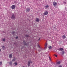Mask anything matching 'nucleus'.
I'll use <instances>...</instances> for the list:
<instances>
[{
  "instance_id": "obj_4",
  "label": "nucleus",
  "mask_w": 67,
  "mask_h": 67,
  "mask_svg": "<svg viewBox=\"0 0 67 67\" xmlns=\"http://www.w3.org/2000/svg\"><path fill=\"white\" fill-rule=\"evenodd\" d=\"M44 15H46L48 14V12L47 11H46L44 12Z\"/></svg>"
},
{
  "instance_id": "obj_28",
  "label": "nucleus",
  "mask_w": 67,
  "mask_h": 67,
  "mask_svg": "<svg viewBox=\"0 0 67 67\" xmlns=\"http://www.w3.org/2000/svg\"><path fill=\"white\" fill-rule=\"evenodd\" d=\"M13 34H14V31H13L12 32Z\"/></svg>"
},
{
  "instance_id": "obj_18",
  "label": "nucleus",
  "mask_w": 67,
  "mask_h": 67,
  "mask_svg": "<svg viewBox=\"0 0 67 67\" xmlns=\"http://www.w3.org/2000/svg\"><path fill=\"white\" fill-rule=\"evenodd\" d=\"M14 64L15 66H17L18 65V63L16 62H15Z\"/></svg>"
},
{
  "instance_id": "obj_31",
  "label": "nucleus",
  "mask_w": 67,
  "mask_h": 67,
  "mask_svg": "<svg viewBox=\"0 0 67 67\" xmlns=\"http://www.w3.org/2000/svg\"><path fill=\"white\" fill-rule=\"evenodd\" d=\"M55 56L56 57H57V55H55Z\"/></svg>"
},
{
  "instance_id": "obj_23",
  "label": "nucleus",
  "mask_w": 67,
  "mask_h": 67,
  "mask_svg": "<svg viewBox=\"0 0 67 67\" xmlns=\"http://www.w3.org/2000/svg\"><path fill=\"white\" fill-rule=\"evenodd\" d=\"M5 41V38L3 39V41Z\"/></svg>"
},
{
  "instance_id": "obj_11",
  "label": "nucleus",
  "mask_w": 67,
  "mask_h": 67,
  "mask_svg": "<svg viewBox=\"0 0 67 67\" xmlns=\"http://www.w3.org/2000/svg\"><path fill=\"white\" fill-rule=\"evenodd\" d=\"M23 43H24V45H25L27 46V45L26 44V42L25 41L23 40Z\"/></svg>"
},
{
  "instance_id": "obj_24",
  "label": "nucleus",
  "mask_w": 67,
  "mask_h": 67,
  "mask_svg": "<svg viewBox=\"0 0 67 67\" xmlns=\"http://www.w3.org/2000/svg\"><path fill=\"white\" fill-rule=\"evenodd\" d=\"M49 59L50 60H51V58L50 57H49Z\"/></svg>"
},
{
  "instance_id": "obj_19",
  "label": "nucleus",
  "mask_w": 67,
  "mask_h": 67,
  "mask_svg": "<svg viewBox=\"0 0 67 67\" xmlns=\"http://www.w3.org/2000/svg\"><path fill=\"white\" fill-rule=\"evenodd\" d=\"M38 51L40 52V54H42V52H41V50H39Z\"/></svg>"
},
{
  "instance_id": "obj_32",
  "label": "nucleus",
  "mask_w": 67,
  "mask_h": 67,
  "mask_svg": "<svg viewBox=\"0 0 67 67\" xmlns=\"http://www.w3.org/2000/svg\"><path fill=\"white\" fill-rule=\"evenodd\" d=\"M47 48V46H45V48Z\"/></svg>"
},
{
  "instance_id": "obj_9",
  "label": "nucleus",
  "mask_w": 67,
  "mask_h": 67,
  "mask_svg": "<svg viewBox=\"0 0 67 67\" xmlns=\"http://www.w3.org/2000/svg\"><path fill=\"white\" fill-rule=\"evenodd\" d=\"M62 37L63 39H65V38H66V37L64 35H63Z\"/></svg>"
},
{
  "instance_id": "obj_34",
  "label": "nucleus",
  "mask_w": 67,
  "mask_h": 67,
  "mask_svg": "<svg viewBox=\"0 0 67 67\" xmlns=\"http://www.w3.org/2000/svg\"><path fill=\"white\" fill-rule=\"evenodd\" d=\"M1 49H0V52H1Z\"/></svg>"
},
{
  "instance_id": "obj_8",
  "label": "nucleus",
  "mask_w": 67,
  "mask_h": 67,
  "mask_svg": "<svg viewBox=\"0 0 67 67\" xmlns=\"http://www.w3.org/2000/svg\"><path fill=\"white\" fill-rule=\"evenodd\" d=\"M12 19H15V16H14V14H13L12 15Z\"/></svg>"
},
{
  "instance_id": "obj_26",
  "label": "nucleus",
  "mask_w": 67,
  "mask_h": 67,
  "mask_svg": "<svg viewBox=\"0 0 67 67\" xmlns=\"http://www.w3.org/2000/svg\"><path fill=\"white\" fill-rule=\"evenodd\" d=\"M1 64H2V62H0V65H1Z\"/></svg>"
},
{
  "instance_id": "obj_16",
  "label": "nucleus",
  "mask_w": 67,
  "mask_h": 67,
  "mask_svg": "<svg viewBox=\"0 0 67 67\" xmlns=\"http://www.w3.org/2000/svg\"><path fill=\"white\" fill-rule=\"evenodd\" d=\"M48 47L49 49H51L52 48V47L51 46H49Z\"/></svg>"
},
{
  "instance_id": "obj_20",
  "label": "nucleus",
  "mask_w": 67,
  "mask_h": 67,
  "mask_svg": "<svg viewBox=\"0 0 67 67\" xmlns=\"http://www.w3.org/2000/svg\"><path fill=\"white\" fill-rule=\"evenodd\" d=\"M15 60V58L14 59H13L12 60V61L13 62H14V61Z\"/></svg>"
},
{
  "instance_id": "obj_36",
  "label": "nucleus",
  "mask_w": 67,
  "mask_h": 67,
  "mask_svg": "<svg viewBox=\"0 0 67 67\" xmlns=\"http://www.w3.org/2000/svg\"><path fill=\"white\" fill-rule=\"evenodd\" d=\"M23 67H24V66H23Z\"/></svg>"
},
{
  "instance_id": "obj_17",
  "label": "nucleus",
  "mask_w": 67,
  "mask_h": 67,
  "mask_svg": "<svg viewBox=\"0 0 67 67\" xmlns=\"http://www.w3.org/2000/svg\"><path fill=\"white\" fill-rule=\"evenodd\" d=\"M2 48L3 49H4V48H5V47L4 46H3L2 47Z\"/></svg>"
},
{
  "instance_id": "obj_33",
  "label": "nucleus",
  "mask_w": 67,
  "mask_h": 67,
  "mask_svg": "<svg viewBox=\"0 0 67 67\" xmlns=\"http://www.w3.org/2000/svg\"><path fill=\"white\" fill-rule=\"evenodd\" d=\"M40 40V38H39L38 39V41H39V40Z\"/></svg>"
},
{
  "instance_id": "obj_13",
  "label": "nucleus",
  "mask_w": 67,
  "mask_h": 67,
  "mask_svg": "<svg viewBox=\"0 0 67 67\" xmlns=\"http://www.w3.org/2000/svg\"><path fill=\"white\" fill-rule=\"evenodd\" d=\"M9 64L10 66L12 65V61H10L9 62Z\"/></svg>"
},
{
  "instance_id": "obj_30",
  "label": "nucleus",
  "mask_w": 67,
  "mask_h": 67,
  "mask_svg": "<svg viewBox=\"0 0 67 67\" xmlns=\"http://www.w3.org/2000/svg\"><path fill=\"white\" fill-rule=\"evenodd\" d=\"M47 46V43H46L45 45V46Z\"/></svg>"
},
{
  "instance_id": "obj_29",
  "label": "nucleus",
  "mask_w": 67,
  "mask_h": 67,
  "mask_svg": "<svg viewBox=\"0 0 67 67\" xmlns=\"http://www.w3.org/2000/svg\"><path fill=\"white\" fill-rule=\"evenodd\" d=\"M59 67H62V66L61 65H59Z\"/></svg>"
},
{
  "instance_id": "obj_10",
  "label": "nucleus",
  "mask_w": 67,
  "mask_h": 67,
  "mask_svg": "<svg viewBox=\"0 0 67 67\" xmlns=\"http://www.w3.org/2000/svg\"><path fill=\"white\" fill-rule=\"evenodd\" d=\"M48 8H49V6L48 5H46L45 6L44 8L45 9H47Z\"/></svg>"
},
{
  "instance_id": "obj_14",
  "label": "nucleus",
  "mask_w": 67,
  "mask_h": 67,
  "mask_svg": "<svg viewBox=\"0 0 67 67\" xmlns=\"http://www.w3.org/2000/svg\"><path fill=\"white\" fill-rule=\"evenodd\" d=\"M60 64V62H58L56 63V64L57 65H59V64Z\"/></svg>"
},
{
  "instance_id": "obj_7",
  "label": "nucleus",
  "mask_w": 67,
  "mask_h": 67,
  "mask_svg": "<svg viewBox=\"0 0 67 67\" xmlns=\"http://www.w3.org/2000/svg\"><path fill=\"white\" fill-rule=\"evenodd\" d=\"M26 10L27 12H29L30 10V9L29 8H27L26 9Z\"/></svg>"
},
{
  "instance_id": "obj_27",
  "label": "nucleus",
  "mask_w": 67,
  "mask_h": 67,
  "mask_svg": "<svg viewBox=\"0 0 67 67\" xmlns=\"http://www.w3.org/2000/svg\"><path fill=\"white\" fill-rule=\"evenodd\" d=\"M64 3H65V4H66V2H64Z\"/></svg>"
},
{
  "instance_id": "obj_5",
  "label": "nucleus",
  "mask_w": 67,
  "mask_h": 67,
  "mask_svg": "<svg viewBox=\"0 0 67 67\" xmlns=\"http://www.w3.org/2000/svg\"><path fill=\"white\" fill-rule=\"evenodd\" d=\"M36 21L37 22H38L39 21H40V19L38 18H36Z\"/></svg>"
},
{
  "instance_id": "obj_6",
  "label": "nucleus",
  "mask_w": 67,
  "mask_h": 67,
  "mask_svg": "<svg viewBox=\"0 0 67 67\" xmlns=\"http://www.w3.org/2000/svg\"><path fill=\"white\" fill-rule=\"evenodd\" d=\"M12 54H10L9 56V58H12Z\"/></svg>"
},
{
  "instance_id": "obj_3",
  "label": "nucleus",
  "mask_w": 67,
  "mask_h": 67,
  "mask_svg": "<svg viewBox=\"0 0 67 67\" xmlns=\"http://www.w3.org/2000/svg\"><path fill=\"white\" fill-rule=\"evenodd\" d=\"M53 4V5L55 6L57 5V3L55 2H54Z\"/></svg>"
},
{
  "instance_id": "obj_1",
  "label": "nucleus",
  "mask_w": 67,
  "mask_h": 67,
  "mask_svg": "<svg viewBox=\"0 0 67 67\" xmlns=\"http://www.w3.org/2000/svg\"><path fill=\"white\" fill-rule=\"evenodd\" d=\"M32 63V61H28V65H27L29 67V66H30V64H31Z\"/></svg>"
},
{
  "instance_id": "obj_2",
  "label": "nucleus",
  "mask_w": 67,
  "mask_h": 67,
  "mask_svg": "<svg viewBox=\"0 0 67 67\" xmlns=\"http://www.w3.org/2000/svg\"><path fill=\"white\" fill-rule=\"evenodd\" d=\"M11 8L12 9H14L15 8V5H12V6Z\"/></svg>"
},
{
  "instance_id": "obj_15",
  "label": "nucleus",
  "mask_w": 67,
  "mask_h": 67,
  "mask_svg": "<svg viewBox=\"0 0 67 67\" xmlns=\"http://www.w3.org/2000/svg\"><path fill=\"white\" fill-rule=\"evenodd\" d=\"M62 55H64V54H65V51H62Z\"/></svg>"
},
{
  "instance_id": "obj_25",
  "label": "nucleus",
  "mask_w": 67,
  "mask_h": 67,
  "mask_svg": "<svg viewBox=\"0 0 67 67\" xmlns=\"http://www.w3.org/2000/svg\"><path fill=\"white\" fill-rule=\"evenodd\" d=\"M16 39H18V37H16Z\"/></svg>"
},
{
  "instance_id": "obj_22",
  "label": "nucleus",
  "mask_w": 67,
  "mask_h": 67,
  "mask_svg": "<svg viewBox=\"0 0 67 67\" xmlns=\"http://www.w3.org/2000/svg\"><path fill=\"white\" fill-rule=\"evenodd\" d=\"M25 36H26V37H29V35H25Z\"/></svg>"
},
{
  "instance_id": "obj_35",
  "label": "nucleus",
  "mask_w": 67,
  "mask_h": 67,
  "mask_svg": "<svg viewBox=\"0 0 67 67\" xmlns=\"http://www.w3.org/2000/svg\"><path fill=\"white\" fill-rule=\"evenodd\" d=\"M21 49H22V48H21Z\"/></svg>"
},
{
  "instance_id": "obj_12",
  "label": "nucleus",
  "mask_w": 67,
  "mask_h": 67,
  "mask_svg": "<svg viewBox=\"0 0 67 67\" xmlns=\"http://www.w3.org/2000/svg\"><path fill=\"white\" fill-rule=\"evenodd\" d=\"M59 50L61 51H63L64 50V49L62 48H59Z\"/></svg>"
},
{
  "instance_id": "obj_21",
  "label": "nucleus",
  "mask_w": 67,
  "mask_h": 67,
  "mask_svg": "<svg viewBox=\"0 0 67 67\" xmlns=\"http://www.w3.org/2000/svg\"><path fill=\"white\" fill-rule=\"evenodd\" d=\"M38 47L39 48H41V47H40V45H39V44L38 45Z\"/></svg>"
}]
</instances>
